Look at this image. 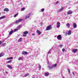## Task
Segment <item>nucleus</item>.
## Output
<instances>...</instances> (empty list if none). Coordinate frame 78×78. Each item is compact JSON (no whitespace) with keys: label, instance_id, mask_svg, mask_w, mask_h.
Listing matches in <instances>:
<instances>
[{"label":"nucleus","instance_id":"1","mask_svg":"<svg viewBox=\"0 0 78 78\" xmlns=\"http://www.w3.org/2000/svg\"><path fill=\"white\" fill-rule=\"evenodd\" d=\"M51 29H52V27H51V25H50L47 27L46 30L48 31V30H51Z\"/></svg>","mask_w":78,"mask_h":78},{"label":"nucleus","instance_id":"2","mask_svg":"<svg viewBox=\"0 0 78 78\" xmlns=\"http://www.w3.org/2000/svg\"><path fill=\"white\" fill-rule=\"evenodd\" d=\"M23 36L24 37H26V36H27V34H28V31H24L23 32Z\"/></svg>","mask_w":78,"mask_h":78},{"label":"nucleus","instance_id":"3","mask_svg":"<svg viewBox=\"0 0 78 78\" xmlns=\"http://www.w3.org/2000/svg\"><path fill=\"white\" fill-rule=\"evenodd\" d=\"M57 37L58 40H59V41H61L62 39V36H61V35H58L57 36Z\"/></svg>","mask_w":78,"mask_h":78},{"label":"nucleus","instance_id":"4","mask_svg":"<svg viewBox=\"0 0 78 78\" xmlns=\"http://www.w3.org/2000/svg\"><path fill=\"white\" fill-rule=\"evenodd\" d=\"M57 28H59L60 27V23L59 22H58L56 23Z\"/></svg>","mask_w":78,"mask_h":78},{"label":"nucleus","instance_id":"5","mask_svg":"<svg viewBox=\"0 0 78 78\" xmlns=\"http://www.w3.org/2000/svg\"><path fill=\"white\" fill-rule=\"evenodd\" d=\"M22 19H20L19 20H17V21H16L15 23H19L20 22H21V21H22Z\"/></svg>","mask_w":78,"mask_h":78},{"label":"nucleus","instance_id":"6","mask_svg":"<svg viewBox=\"0 0 78 78\" xmlns=\"http://www.w3.org/2000/svg\"><path fill=\"white\" fill-rule=\"evenodd\" d=\"M72 51L73 53H75L77 51H78V50L77 49H73L72 50Z\"/></svg>","mask_w":78,"mask_h":78},{"label":"nucleus","instance_id":"7","mask_svg":"<svg viewBox=\"0 0 78 78\" xmlns=\"http://www.w3.org/2000/svg\"><path fill=\"white\" fill-rule=\"evenodd\" d=\"M72 14V11L71 10H69L67 12V14L68 15H69V14Z\"/></svg>","mask_w":78,"mask_h":78},{"label":"nucleus","instance_id":"8","mask_svg":"<svg viewBox=\"0 0 78 78\" xmlns=\"http://www.w3.org/2000/svg\"><path fill=\"white\" fill-rule=\"evenodd\" d=\"M73 27L74 28H76L77 27V25H76V23H74L73 24Z\"/></svg>","mask_w":78,"mask_h":78},{"label":"nucleus","instance_id":"9","mask_svg":"<svg viewBox=\"0 0 78 78\" xmlns=\"http://www.w3.org/2000/svg\"><path fill=\"white\" fill-rule=\"evenodd\" d=\"M7 66L8 68H9L10 69H12V67L11 66H10V65H7Z\"/></svg>","mask_w":78,"mask_h":78},{"label":"nucleus","instance_id":"10","mask_svg":"<svg viewBox=\"0 0 78 78\" xmlns=\"http://www.w3.org/2000/svg\"><path fill=\"white\" fill-rule=\"evenodd\" d=\"M13 59V57H9L8 58H7L5 60H11V59Z\"/></svg>","mask_w":78,"mask_h":78},{"label":"nucleus","instance_id":"11","mask_svg":"<svg viewBox=\"0 0 78 78\" xmlns=\"http://www.w3.org/2000/svg\"><path fill=\"white\" fill-rule=\"evenodd\" d=\"M30 15H31V14L30 13L28 14L26 16V19H27L28 18H29V17H30Z\"/></svg>","mask_w":78,"mask_h":78},{"label":"nucleus","instance_id":"12","mask_svg":"<svg viewBox=\"0 0 78 78\" xmlns=\"http://www.w3.org/2000/svg\"><path fill=\"white\" fill-rule=\"evenodd\" d=\"M27 53H28V52H25V51H23L22 52V55H27Z\"/></svg>","mask_w":78,"mask_h":78},{"label":"nucleus","instance_id":"13","mask_svg":"<svg viewBox=\"0 0 78 78\" xmlns=\"http://www.w3.org/2000/svg\"><path fill=\"white\" fill-rule=\"evenodd\" d=\"M71 32L70 30H69L68 31V33H67V34L69 36L71 35Z\"/></svg>","mask_w":78,"mask_h":78},{"label":"nucleus","instance_id":"14","mask_svg":"<svg viewBox=\"0 0 78 78\" xmlns=\"http://www.w3.org/2000/svg\"><path fill=\"white\" fill-rule=\"evenodd\" d=\"M4 11H6V12H8L9 11V9L8 8H5L4 9Z\"/></svg>","mask_w":78,"mask_h":78},{"label":"nucleus","instance_id":"15","mask_svg":"<svg viewBox=\"0 0 78 78\" xmlns=\"http://www.w3.org/2000/svg\"><path fill=\"white\" fill-rule=\"evenodd\" d=\"M48 69H49V70H51V69H52L53 68V67L50 66H48Z\"/></svg>","mask_w":78,"mask_h":78},{"label":"nucleus","instance_id":"16","mask_svg":"<svg viewBox=\"0 0 78 78\" xmlns=\"http://www.w3.org/2000/svg\"><path fill=\"white\" fill-rule=\"evenodd\" d=\"M4 55L5 54H4V53L3 52L1 53V54H0V57L4 56Z\"/></svg>","mask_w":78,"mask_h":78},{"label":"nucleus","instance_id":"17","mask_svg":"<svg viewBox=\"0 0 78 78\" xmlns=\"http://www.w3.org/2000/svg\"><path fill=\"white\" fill-rule=\"evenodd\" d=\"M37 33H38V35H40L41 34V33L39 30H37Z\"/></svg>","mask_w":78,"mask_h":78},{"label":"nucleus","instance_id":"18","mask_svg":"<svg viewBox=\"0 0 78 78\" xmlns=\"http://www.w3.org/2000/svg\"><path fill=\"white\" fill-rule=\"evenodd\" d=\"M66 26L67 28H70V24L67 23L66 24Z\"/></svg>","mask_w":78,"mask_h":78},{"label":"nucleus","instance_id":"19","mask_svg":"<svg viewBox=\"0 0 78 78\" xmlns=\"http://www.w3.org/2000/svg\"><path fill=\"white\" fill-rule=\"evenodd\" d=\"M44 75H45V76H48V75H49V73L46 72L45 73Z\"/></svg>","mask_w":78,"mask_h":78},{"label":"nucleus","instance_id":"20","mask_svg":"<svg viewBox=\"0 0 78 78\" xmlns=\"http://www.w3.org/2000/svg\"><path fill=\"white\" fill-rule=\"evenodd\" d=\"M19 61H20V60H21L22 61H23V57L20 58V57L18 59Z\"/></svg>","mask_w":78,"mask_h":78},{"label":"nucleus","instance_id":"21","mask_svg":"<svg viewBox=\"0 0 78 78\" xmlns=\"http://www.w3.org/2000/svg\"><path fill=\"white\" fill-rule=\"evenodd\" d=\"M22 37H21L20 38V39H19L18 41L19 42H21L22 41Z\"/></svg>","mask_w":78,"mask_h":78},{"label":"nucleus","instance_id":"22","mask_svg":"<svg viewBox=\"0 0 78 78\" xmlns=\"http://www.w3.org/2000/svg\"><path fill=\"white\" fill-rule=\"evenodd\" d=\"M25 9H26V8L23 7L21 9V11H24Z\"/></svg>","mask_w":78,"mask_h":78},{"label":"nucleus","instance_id":"23","mask_svg":"<svg viewBox=\"0 0 78 78\" xmlns=\"http://www.w3.org/2000/svg\"><path fill=\"white\" fill-rule=\"evenodd\" d=\"M22 25H20L17 28L18 30H19V29H20V28H22Z\"/></svg>","mask_w":78,"mask_h":78},{"label":"nucleus","instance_id":"24","mask_svg":"<svg viewBox=\"0 0 78 78\" xmlns=\"http://www.w3.org/2000/svg\"><path fill=\"white\" fill-rule=\"evenodd\" d=\"M29 75H30V74H29V73L25 74V75L24 76H25V77H26L27 76H28Z\"/></svg>","mask_w":78,"mask_h":78},{"label":"nucleus","instance_id":"25","mask_svg":"<svg viewBox=\"0 0 78 78\" xmlns=\"http://www.w3.org/2000/svg\"><path fill=\"white\" fill-rule=\"evenodd\" d=\"M13 33V31L12 30L11 31H10L9 33V35H11V34H12V33Z\"/></svg>","mask_w":78,"mask_h":78},{"label":"nucleus","instance_id":"26","mask_svg":"<svg viewBox=\"0 0 78 78\" xmlns=\"http://www.w3.org/2000/svg\"><path fill=\"white\" fill-rule=\"evenodd\" d=\"M12 61L11 60H9L6 62L7 63H11L12 62Z\"/></svg>","mask_w":78,"mask_h":78},{"label":"nucleus","instance_id":"27","mask_svg":"<svg viewBox=\"0 0 78 78\" xmlns=\"http://www.w3.org/2000/svg\"><path fill=\"white\" fill-rule=\"evenodd\" d=\"M6 43H4L2 44V47H5V46H6Z\"/></svg>","mask_w":78,"mask_h":78},{"label":"nucleus","instance_id":"28","mask_svg":"<svg viewBox=\"0 0 78 78\" xmlns=\"http://www.w3.org/2000/svg\"><path fill=\"white\" fill-rule=\"evenodd\" d=\"M64 9V8L62 7L61 9H60L59 10V11H62L63 9Z\"/></svg>","mask_w":78,"mask_h":78},{"label":"nucleus","instance_id":"29","mask_svg":"<svg viewBox=\"0 0 78 78\" xmlns=\"http://www.w3.org/2000/svg\"><path fill=\"white\" fill-rule=\"evenodd\" d=\"M18 16V13H16L14 16V17H16Z\"/></svg>","mask_w":78,"mask_h":78},{"label":"nucleus","instance_id":"30","mask_svg":"<svg viewBox=\"0 0 78 78\" xmlns=\"http://www.w3.org/2000/svg\"><path fill=\"white\" fill-rule=\"evenodd\" d=\"M44 8L42 9H41V12H43L44 11Z\"/></svg>","mask_w":78,"mask_h":78},{"label":"nucleus","instance_id":"31","mask_svg":"<svg viewBox=\"0 0 78 78\" xmlns=\"http://www.w3.org/2000/svg\"><path fill=\"white\" fill-rule=\"evenodd\" d=\"M56 66H57V64H56L54 65H53V67H56Z\"/></svg>","mask_w":78,"mask_h":78},{"label":"nucleus","instance_id":"32","mask_svg":"<svg viewBox=\"0 0 78 78\" xmlns=\"http://www.w3.org/2000/svg\"><path fill=\"white\" fill-rule=\"evenodd\" d=\"M38 67H39V69H41V65H38Z\"/></svg>","mask_w":78,"mask_h":78},{"label":"nucleus","instance_id":"33","mask_svg":"<svg viewBox=\"0 0 78 78\" xmlns=\"http://www.w3.org/2000/svg\"><path fill=\"white\" fill-rule=\"evenodd\" d=\"M67 70H68V72L70 73V69L68 68Z\"/></svg>","mask_w":78,"mask_h":78},{"label":"nucleus","instance_id":"34","mask_svg":"<svg viewBox=\"0 0 78 78\" xmlns=\"http://www.w3.org/2000/svg\"><path fill=\"white\" fill-rule=\"evenodd\" d=\"M65 51V48H63L62 49V51H63V52H64Z\"/></svg>","mask_w":78,"mask_h":78},{"label":"nucleus","instance_id":"35","mask_svg":"<svg viewBox=\"0 0 78 78\" xmlns=\"http://www.w3.org/2000/svg\"><path fill=\"white\" fill-rule=\"evenodd\" d=\"M59 46H60V48H62V44H60V45H59Z\"/></svg>","mask_w":78,"mask_h":78},{"label":"nucleus","instance_id":"36","mask_svg":"<svg viewBox=\"0 0 78 78\" xmlns=\"http://www.w3.org/2000/svg\"><path fill=\"white\" fill-rule=\"evenodd\" d=\"M51 51V50H49L48 51V54H50V51Z\"/></svg>","mask_w":78,"mask_h":78},{"label":"nucleus","instance_id":"37","mask_svg":"<svg viewBox=\"0 0 78 78\" xmlns=\"http://www.w3.org/2000/svg\"><path fill=\"white\" fill-rule=\"evenodd\" d=\"M58 3H59V2L58 1L56 2L55 3V5H57V4Z\"/></svg>","mask_w":78,"mask_h":78},{"label":"nucleus","instance_id":"38","mask_svg":"<svg viewBox=\"0 0 78 78\" xmlns=\"http://www.w3.org/2000/svg\"><path fill=\"white\" fill-rule=\"evenodd\" d=\"M18 30V29H16L14 30V31H17Z\"/></svg>","mask_w":78,"mask_h":78},{"label":"nucleus","instance_id":"39","mask_svg":"<svg viewBox=\"0 0 78 78\" xmlns=\"http://www.w3.org/2000/svg\"><path fill=\"white\" fill-rule=\"evenodd\" d=\"M35 34H34V33H33L32 34V36H34Z\"/></svg>","mask_w":78,"mask_h":78},{"label":"nucleus","instance_id":"40","mask_svg":"<svg viewBox=\"0 0 78 78\" xmlns=\"http://www.w3.org/2000/svg\"><path fill=\"white\" fill-rule=\"evenodd\" d=\"M13 25V24H11V25H10V26H11V27H12V26Z\"/></svg>","mask_w":78,"mask_h":78},{"label":"nucleus","instance_id":"41","mask_svg":"<svg viewBox=\"0 0 78 78\" xmlns=\"http://www.w3.org/2000/svg\"><path fill=\"white\" fill-rule=\"evenodd\" d=\"M5 73H6V74H8V72H7V71H5Z\"/></svg>","mask_w":78,"mask_h":78},{"label":"nucleus","instance_id":"42","mask_svg":"<svg viewBox=\"0 0 78 78\" xmlns=\"http://www.w3.org/2000/svg\"><path fill=\"white\" fill-rule=\"evenodd\" d=\"M73 75H75V74H74V72H73Z\"/></svg>","mask_w":78,"mask_h":78},{"label":"nucleus","instance_id":"43","mask_svg":"<svg viewBox=\"0 0 78 78\" xmlns=\"http://www.w3.org/2000/svg\"><path fill=\"white\" fill-rule=\"evenodd\" d=\"M41 25H42V23H41Z\"/></svg>","mask_w":78,"mask_h":78},{"label":"nucleus","instance_id":"44","mask_svg":"<svg viewBox=\"0 0 78 78\" xmlns=\"http://www.w3.org/2000/svg\"><path fill=\"white\" fill-rule=\"evenodd\" d=\"M20 5H22V3H20Z\"/></svg>","mask_w":78,"mask_h":78},{"label":"nucleus","instance_id":"45","mask_svg":"<svg viewBox=\"0 0 78 78\" xmlns=\"http://www.w3.org/2000/svg\"><path fill=\"white\" fill-rule=\"evenodd\" d=\"M62 78H65V77H63Z\"/></svg>","mask_w":78,"mask_h":78},{"label":"nucleus","instance_id":"46","mask_svg":"<svg viewBox=\"0 0 78 78\" xmlns=\"http://www.w3.org/2000/svg\"><path fill=\"white\" fill-rule=\"evenodd\" d=\"M32 78H34V77H33Z\"/></svg>","mask_w":78,"mask_h":78},{"label":"nucleus","instance_id":"47","mask_svg":"<svg viewBox=\"0 0 78 78\" xmlns=\"http://www.w3.org/2000/svg\"><path fill=\"white\" fill-rule=\"evenodd\" d=\"M4 1H5V0H3Z\"/></svg>","mask_w":78,"mask_h":78},{"label":"nucleus","instance_id":"48","mask_svg":"<svg viewBox=\"0 0 78 78\" xmlns=\"http://www.w3.org/2000/svg\"><path fill=\"white\" fill-rule=\"evenodd\" d=\"M52 49H53L52 48Z\"/></svg>","mask_w":78,"mask_h":78}]
</instances>
